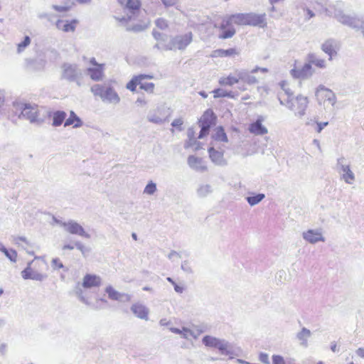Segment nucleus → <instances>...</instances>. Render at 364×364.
I'll return each mask as SVG.
<instances>
[{
    "label": "nucleus",
    "instance_id": "1",
    "mask_svg": "<svg viewBox=\"0 0 364 364\" xmlns=\"http://www.w3.org/2000/svg\"><path fill=\"white\" fill-rule=\"evenodd\" d=\"M282 89L278 93V98L280 103L293 111L295 115L302 117L305 114L309 105V98L306 96L299 95L293 97V91L287 81H282L279 83Z\"/></svg>",
    "mask_w": 364,
    "mask_h": 364
},
{
    "label": "nucleus",
    "instance_id": "2",
    "mask_svg": "<svg viewBox=\"0 0 364 364\" xmlns=\"http://www.w3.org/2000/svg\"><path fill=\"white\" fill-rule=\"evenodd\" d=\"M327 66V62L325 59L321 58L314 53L308 55V62L302 67L296 66L294 64V68L291 70V75L294 78L305 79L311 76L314 70L313 67L318 69H324Z\"/></svg>",
    "mask_w": 364,
    "mask_h": 364
},
{
    "label": "nucleus",
    "instance_id": "3",
    "mask_svg": "<svg viewBox=\"0 0 364 364\" xmlns=\"http://www.w3.org/2000/svg\"><path fill=\"white\" fill-rule=\"evenodd\" d=\"M48 267L43 257H35L28 264L27 267L21 272V276L25 279L42 280L46 277Z\"/></svg>",
    "mask_w": 364,
    "mask_h": 364
},
{
    "label": "nucleus",
    "instance_id": "4",
    "mask_svg": "<svg viewBox=\"0 0 364 364\" xmlns=\"http://www.w3.org/2000/svg\"><path fill=\"white\" fill-rule=\"evenodd\" d=\"M153 78L154 76L152 75H135L127 83L126 88L132 92L144 91L148 94H153L155 85L150 81Z\"/></svg>",
    "mask_w": 364,
    "mask_h": 364
},
{
    "label": "nucleus",
    "instance_id": "5",
    "mask_svg": "<svg viewBox=\"0 0 364 364\" xmlns=\"http://www.w3.org/2000/svg\"><path fill=\"white\" fill-rule=\"evenodd\" d=\"M240 82L244 84L253 85L257 83V80L255 77L244 75L243 73L238 70L223 76L218 80L219 85L222 87H232Z\"/></svg>",
    "mask_w": 364,
    "mask_h": 364
},
{
    "label": "nucleus",
    "instance_id": "6",
    "mask_svg": "<svg viewBox=\"0 0 364 364\" xmlns=\"http://www.w3.org/2000/svg\"><path fill=\"white\" fill-rule=\"evenodd\" d=\"M91 91L95 96H99L102 101L112 104H118L120 97L114 89L109 85H95L91 87Z\"/></svg>",
    "mask_w": 364,
    "mask_h": 364
},
{
    "label": "nucleus",
    "instance_id": "7",
    "mask_svg": "<svg viewBox=\"0 0 364 364\" xmlns=\"http://www.w3.org/2000/svg\"><path fill=\"white\" fill-rule=\"evenodd\" d=\"M193 36L191 32L177 35L170 40L166 45V49L169 50H183L192 43Z\"/></svg>",
    "mask_w": 364,
    "mask_h": 364
},
{
    "label": "nucleus",
    "instance_id": "8",
    "mask_svg": "<svg viewBox=\"0 0 364 364\" xmlns=\"http://www.w3.org/2000/svg\"><path fill=\"white\" fill-rule=\"evenodd\" d=\"M215 121L216 116L212 109H208L204 112L198 121V124L200 127L198 135L199 139L203 138L209 134L210 129L215 124Z\"/></svg>",
    "mask_w": 364,
    "mask_h": 364
},
{
    "label": "nucleus",
    "instance_id": "9",
    "mask_svg": "<svg viewBox=\"0 0 364 364\" xmlns=\"http://www.w3.org/2000/svg\"><path fill=\"white\" fill-rule=\"evenodd\" d=\"M215 28L219 30L220 34L218 37L220 39L231 38L236 33L229 16L223 18L219 24L215 25Z\"/></svg>",
    "mask_w": 364,
    "mask_h": 364
},
{
    "label": "nucleus",
    "instance_id": "10",
    "mask_svg": "<svg viewBox=\"0 0 364 364\" xmlns=\"http://www.w3.org/2000/svg\"><path fill=\"white\" fill-rule=\"evenodd\" d=\"M20 116L29 120L32 123H41L43 122L39 117V110L38 106L36 105H25Z\"/></svg>",
    "mask_w": 364,
    "mask_h": 364
},
{
    "label": "nucleus",
    "instance_id": "11",
    "mask_svg": "<svg viewBox=\"0 0 364 364\" xmlns=\"http://www.w3.org/2000/svg\"><path fill=\"white\" fill-rule=\"evenodd\" d=\"M118 2L123 6L124 9L128 11L130 15L127 18H122L119 19V21H128L130 20L132 16L136 15L141 9L140 0H117Z\"/></svg>",
    "mask_w": 364,
    "mask_h": 364
},
{
    "label": "nucleus",
    "instance_id": "12",
    "mask_svg": "<svg viewBox=\"0 0 364 364\" xmlns=\"http://www.w3.org/2000/svg\"><path fill=\"white\" fill-rule=\"evenodd\" d=\"M91 65H94V68H89L87 69V73L90 78L94 81H100L104 77V64L97 63L95 58H92L90 60Z\"/></svg>",
    "mask_w": 364,
    "mask_h": 364
},
{
    "label": "nucleus",
    "instance_id": "13",
    "mask_svg": "<svg viewBox=\"0 0 364 364\" xmlns=\"http://www.w3.org/2000/svg\"><path fill=\"white\" fill-rule=\"evenodd\" d=\"M12 243L18 247L25 250L30 255L34 254L33 243L26 237L16 235L12 237Z\"/></svg>",
    "mask_w": 364,
    "mask_h": 364
},
{
    "label": "nucleus",
    "instance_id": "14",
    "mask_svg": "<svg viewBox=\"0 0 364 364\" xmlns=\"http://www.w3.org/2000/svg\"><path fill=\"white\" fill-rule=\"evenodd\" d=\"M240 52L236 48H230L228 49L219 48L211 52L210 57L212 58H233L239 55Z\"/></svg>",
    "mask_w": 364,
    "mask_h": 364
},
{
    "label": "nucleus",
    "instance_id": "15",
    "mask_svg": "<svg viewBox=\"0 0 364 364\" xmlns=\"http://www.w3.org/2000/svg\"><path fill=\"white\" fill-rule=\"evenodd\" d=\"M203 343L206 346L216 348L219 349L220 351L223 353L228 352L227 344L216 338L210 336H205L203 338Z\"/></svg>",
    "mask_w": 364,
    "mask_h": 364
},
{
    "label": "nucleus",
    "instance_id": "16",
    "mask_svg": "<svg viewBox=\"0 0 364 364\" xmlns=\"http://www.w3.org/2000/svg\"><path fill=\"white\" fill-rule=\"evenodd\" d=\"M248 26L265 27L267 26L265 14L248 13Z\"/></svg>",
    "mask_w": 364,
    "mask_h": 364
},
{
    "label": "nucleus",
    "instance_id": "17",
    "mask_svg": "<svg viewBox=\"0 0 364 364\" xmlns=\"http://www.w3.org/2000/svg\"><path fill=\"white\" fill-rule=\"evenodd\" d=\"M208 154H209V157L210 159V160L218 164V165H222L223 164H225V159H224V150L223 149H221L220 148L219 149V150H217L215 148V146L212 145V146H210L209 149H208Z\"/></svg>",
    "mask_w": 364,
    "mask_h": 364
},
{
    "label": "nucleus",
    "instance_id": "18",
    "mask_svg": "<svg viewBox=\"0 0 364 364\" xmlns=\"http://www.w3.org/2000/svg\"><path fill=\"white\" fill-rule=\"evenodd\" d=\"M263 118L259 117L255 122L251 123L249 126V131L255 135L266 134L267 129L262 124Z\"/></svg>",
    "mask_w": 364,
    "mask_h": 364
},
{
    "label": "nucleus",
    "instance_id": "19",
    "mask_svg": "<svg viewBox=\"0 0 364 364\" xmlns=\"http://www.w3.org/2000/svg\"><path fill=\"white\" fill-rule=\"evenodd\" d=\"M101 283L102 280L99 276L87 274L84 277L82 285L84 288H92L100 287Z\"/></svg>",
    "mask_w": 364,
    "mask_h": 364
},
{
    "label": "nucleus",
    "instance_id": "20",
    "mask_svg": "<svg viewBox=\"0 0 364 364\" xmlns=\"http://www.w3.org/2000/svg\"><path fill=\"white\" fill-rule=\"evenodd\" d=\"M67 232L70 234L77 235L85 237H89V235L86 233L83 228L78 223L70 222L65 225Z\"/></svg>",
    "mask_w": 364,
    "mask_h": 364
},
{
    "label": "nucleus",
    "instance_id": "21",
    "mask_svg": "<svg viewBox=\"0 0 364 364\" xmlns=\"http://www.w3.org/2000/svg\"><path fill=\"white\" fill-rule=\"evenodd\" d=\"M212 143L213 146L216 145V142H224L228 141V136L222 127H218L214 130V134L212 136Z\"/></svg>",
    "mask_w": 364,
    "mask_h": 364
},
{
    "label": "nucleus",
    "instance_id": "22",
    "mask_svg": "<svg viewBox=\"0 0 364 364\" xmlns=\"http://www.w3.org/2000/svg\"><path fill=\"white\" fill-rule=\"evenodd\" d=\"M78 21L75 19L70 21L64 22L62 20H58L56 26L59 30L64 32H73L75 30Z\"/></svg>",
    "mask_w": 364,
    "mask_h": 364
},
{
    "label": "nucleus",
    "instance_id": "23",
    "mask_svg": "<svg viewBox=\"0 0 364 364\" xmlns=\"http://www.w3.org/2000/svg\"><path fill=\"white\" fill-rule=\"evenodd\" d=\"M131 309L132 312L139 318L141 319H148L149 311L148 309L141 304L136 303L134 304Z\"/></svg>",
    "mask_w": 364,
    "mask_h": 364
},
{
    "label": "nucleus",
    "instance_id": "24",
    "mask_svg": "<svg viewBox=\"0 0 364 364\" xmlns=\"http://www.w3.org/2000/svg\"><path fill=\"white\" fill-rule=\"evenodd\" d=\"M188 164L192 168L197 171H204L206 169L203 160L195 156H190L188 157Z\"/></svg>",
    "mask_w": 364,
    "mask_h": 364
},
{
    "label": "nucleus",
    "instance_id": "25",
    "mask_svg": "<svg viewBox=\"0 0 364 364\" xmlns=\"http://www.w3.org/2000/svg\"><path fill=\"white\" fill-rule=\"evenodd\" d=\"M229 17L233 25L248 26V13L232 14Z\"/></svg>",
    "mask_w": 364,
    "mask_h": 364
},
{
    "label": "nucleus",
    "instance_id": "26",
    "mask_svg": "<svg viewBox=\"0 0 364 364\" xmlns=\"http://www.w3.org/2000/svg\"><path fill=\"white\" fill-rule=\"evenodd\" d=\"M304 238L311 243H315L318 241H323V239L320 232L314 230H308L303 234Z\"/></svg>",
    "mask_w": 364,
    "mask_h": 364
},
{
    "label": "nucleus",
    "instance_id": "27",
    "mask_svg": "<svg viewBox=\"0 0 364 364\" xmlns=\"http://www.w3.org/2000/svg\"><path fill=\"white\" fill-rule=\"evenodd\" d=\"M50 116L53 119L52 125L53 127H59L65 120L67 114L64 111L58 110L53 112Z\"/></svg>",
    "mask_w": 364,
    "mask_h": 364
},
{
    "label": "nucleus",
    "instance_id": "28",
    "mask_svg": "<svg viewBox=\"0 0 364 364\" xmlns=\"http://www.w3.org/2000/svg\"><path fill=\"white\" fill-rule=\"evenodd\" d=\"M82 124L81 119L73 111L70 112L69 117L65 121L64 126H73V127H80Z\"/></svg>",
    "mask_w": 364,
    "mask_h": 364
},
{
    "label": "nucleus",
    "instance_id": "29",
    "mask_svg": "<svg viewBox=\"0 0 364 364\" xmlns=\"http://www.w3.org/2000/svg\"><path fill=\"white\" fill-rule=\"evenodd\" d=\"M63 77L66 79L73 80L76 77V69L71 65H63Z\"/></svg>",
    "mask_w": 364,
    "mask_h": 364
},
{
    "label": "nucleus",
    "instance_id": "30",
    "mask_svg": "<svg viewBox=\"0 0 364 364\" xmlns=\"http://www.w3.org/2000/svg\"><path fill=\"white\" fill-rule=\"evenodd\" d=\"M105 292L108 295V298L111 300L119 301L124 296L123 294L117 291L112 286H108L105 289Z\"/></svg>",
    "mask_w": 364,
    "mask_h": 364
},
{
    "label": "nucleus",
    "instance_id": "31",
    "mask_svg": "<svg viewBox=\"0 0 364 364\" xmlns=\"http://www.w3.org/2000/svg\"><path fill=\"white\" fill-rule=\"evenodd\" d=\"M0 251L3 252L11 262H16L18 258L17 252L13 249H6L0 245Z\"/></svg>",
    "mask_w": 364,
    "mask_h": 364
},
{
    "label": "nucleus",
    "instance_id": "32",
    "mask_svg": "<svg viewBox=\"0 0 364 364\" xmlns=\"http://www.w3.org/2000/svg\"><path fill=\"white\" fill-rule=\"evenodd\" d=\"M333 95V92L328 89L321 88L316 92V96L320 101H324L325 98L330 100Z\"/></svg>",
    "mask_w": 364,
    "mask_h": 364
},
{
    "label": "nucleus",
    "instance_id": "33",
    "mask_svg": "<svg viewBox=\"0 0 364 364\" xmlns=\"http://www.w3.org/2000/svg\"><path fill=\"white\" fill-rule=\"evenodd\" d=\"M321 49L323 52L329 55L328 60H331L332 56L336 53L334 46L331 41H326L321 46Z\"/></svg>",
    "mask_w": 364,
    "mask_h": 364
},
{
    "label": "nucleus",
    "instance_id": "34",
    "mask_svg": "<svg viewBox=\"0 0 364 364\" xmlns=\"http://www.w3.org/2000/svg\"><path fill=\"white\" fill-rule=\"evenodd\" d=\"M213 97L215 98H218V97H230V98H233L235 97V95H233V93L232 92H227V91H225V90H223L221 89H215L213 91Z\"/></svg>",
    "mask_w": 364,
    "mask_h": 364
},
{
    "label": "nucleus",
    "instance_id": "35",
    "mask_svg": "<svg viewBox=\"0 0 364 364\" xmlns=\"http://www.w3.org/2000/svg\"><path fill=\"white\" fill-rule=\"evenodd\" d=\"M344 173L343 174V178L348 183H352L354 181L355 177L353 172L350 170L348 166L343 168Z\"/></svg>",
    "mask_w": 364,
    "mask_h": 364
},
{
    "label": "nucleus",
    "instance_id": "36",
    "mask_svg": "<svg viewBox=\"0 0 364 364\" xmlns=\"http://www.w3.org/2000/svg\"><path fill=\"white\" fill-rule=\"evenodd\" d=\"M264 198V195L263 193L256 194L252 196L247 197V202L251 205H254L259 203Z\"/></svg>",
    "mask_w": 364,
    "mask_h": 364
},
{
    "label": "nucleus",
    "instance_id": "37",
    "mask_svg": "<svg viewBox=\"0 0 364 364\" xmlns=\"http://www.w3.org/2000/svg\"><path fill=\"white\" fill-rule=\"evenodd\" d=\"M31 39L28 36H26L23 41L17 45V50L18 53L22 52L29 44Z\"/></svg>",
    "mask_w": 364,
    "mask_h": 364
},
{
    "label": "nucleus",
    "instance_id": "38",
    "mask_svg": "<svg viewBox=\"0 0 364 364\" xmlns=\"http://www.w3.org/2000/svg\"><path fill=\"white\" fill-rule=\"evenodd\" d=\"M51 264H52V267L55 270H58L60 269L64 268V265H63L62 261L59 258L53 259Z\"/></svg>",
    "mask_w": 364,
    "mask_h": 364
},
{
    "label": "nucleus",
    "instance_id": "39",
    "mask_svg": "<svg viewBox=\"0 0 364 364\" xmlns=\"http://www.w3.org/2000/svg\"><path fill=\"white\" fill-rule=\"evenodd\" d=\"M156 190V184L150 182L144 188V193L147 194H153Z\"/></svg>",
    "mask_w": 364,
    "mask_h": 364
},
{
    "label": "nucleus",
    "instance_id": "40",
    "mask_svg": "<svg viewBox=\"0 0 364 364\" xmlns=\"http://www.w3.org/2000/svg\"><path fill=\"white\" fill-rule=\"evenodd\" d=\"M156 24L160 29H166L168 28V22L164 18H159L156 21Z\"/></svg>",
    "mask_w": 364,
    "mask_h": 364
},
{
    "label": "nucleus",
    "instance_id": "41",
    "mask_svg": "<svg viewBox=\"0 0 364 364\" xmlns=\"http://www.w3.org/2000/svg\"><path fill=\"white\" fill-rule=\"evenodd\" d=\"M273 364H286L285 360L281 355H273L272 356Z\"/></svg>",
    "mask_w": 364,
    "mask_h": 364
},
{
    "label": "nucleus",
    "instance_id": "42",
    "mask_svg": "<svg viewBox=\"0 0 364 364\" xmlns=\"http://www.w3.org/2000/svg\"><path fill=\"white\" fill-rule=\"evenodd\" d=\"M259 360L265 364L269 363V356L266 353H260L259 355Z\"/></svg>",
    "mask_w": 364,
    "mask_h": 364
},
{
    "label": "nucleus",
    "instance_id": "43",
    "mask_svg": "<svg viewBox=\"0 0 364 364\" xmlns=\"http://www.w3.org/2000/svg\"><path fill=\"white\" fill-rule=\"evenodd\" d=\"M328 124V122H318V123H317V127H316V132H317L318 133H320V132L322 131V129H323L325 127H326Z\"/></svg>",
    "mask_w": 364,
    "mask_h": 364
},
{
    "label": "nucleus",
    "instance_id": "44",
    "mask_svg": "<svg viewBox=\"0 0 364 364\" xmlns=\"http://www.w3.org/2000/svg\"><path fill=\"white\" fill-rule=\"evenodd\" d=\"M166 6H173L176 4L178 0H161Z\"/></svg>",
    "mask_w": 364,
    "mask_h": 364
},
{
    "label": "nucleus",
    "instance_id": "45",
    "mask_svg": "<svg viewBox=\"0 0 364 364\" xmlns=\"http://www.w3.org/2000/svg\"><path fill=\"white\" fill-rule=\"evenodd\" d=\"M75 245L83 255H85V253L87 251V249L83 245H82L80 242H77L75 243Z\"/></svg>",
    "mask_w": 364,
    "mask_h": 364
},
{
    "label": "nucleus",
    "instance_id": "46",
    "mask_svg": "<svg viewBox=\"0 0 364 364\" xmlns=\"http://www.w3.org/2000/svg\"><path fill=\"white\" fill-rule=\"evenodd\" d=\"M53 9L55 11H59V12L66 11L68 10V7L60 6H53Z\"/></svg>",
    "mask_w": 364,
    "mask_h": 364
},
{
    "label": "nucleus",
    "instance_id": "47",
    "mask_svg": "<svg viewBox=\"0 0 364 364\" xmlns=\"http://www.w3.org/2000/svg\"><path fill=\"white\" fill-rule=\"evenodd\" d=\"M182 124H183V122H182L181 119H176V120H174V121L172 122V126H173V127H181V126L182 125Z\"/></svg>",
    "mask_w": 364,
    "mask_h": 364
},
{
    "label": "nucleus",
    "instance_id": "48",
    "mask_svg": "<svg viewBox=\"0 0 364 364\" xmlns=\"http://www.w3.org/2000/svg\"><path fill=\"white\" fill-rule=\"evenodd\" d=\"M173 286H174V289L176 291H177L178 293H182V291L183 290V287L178 285L176 283H175V284H173Z\"/></svg>",
    "mask_w": 364,
    "mask_h": 364
},
{
    "label": "nucleus",
    "instance_id": "49",
    "mask_svg": "<svg viewBox=\"0 0 364 364\" xmlns=\"http://www.w3.org/2000/svg\"><path fill=\"white\" fill-rule=\"evenodd\" d=\"M74 245H63V250H73L74 249Z\"/></svg>",
    "mask_w": 364,
    "mask_h": 364
},
{
    "label": "nucleus",
    "instance_id": "50",
    "mask_svg": "<svg viewBox=\"0 0 364 364\" xmlns=\"http://www.w3.org/2000/svg\"><path fill=\"white\" fill-rule=\"evenodd\" d=\"M302 335L305 336H309L310 335V331L307 329H305L304 328L302 331H301V333Z\"/></svg>",
    "mask_w": 364,
    "mask_h": 364
},
{
    "label": "nucleus",
    "instance_id": "51",
    "mask_svg": "<svg viewBox=\"0 0 364 364\" xmlns=\"http://www.w3.org/2000/svg\"><path fill=\"white\" fill-rule=\"evenodd\" d=\"M358 354L361 357H364V348H359L358 350Z\"/></svg>",
    "mask_w": 364,
    "mask_h": 364
},
{
    "label": "nucleus",
    "instance_id": "52",
    "mask_svg": "<svg viewBox=\"0 0 364 364\" xmlns=\"http://www.w3.org/2000/svg\"><path fill=\"white\" fill-rule=\"evenodd\" d=\"M4 100V95L1 92H0V107L3 104Z\"/></svg>",
    "mask_w": 364,
    "mask_h": 364
},
{
    "label": "nucleus",
    "instance_id": "53",
    "mask_svg": "<svg viewBox=\"0 0 364 364\" xmlns=\"http://www.w3.org/2000/svg\"><path fill=\"white\" fill-rule=\"evenodd\" d=\"M307 14H308L309 18H311V17H313L314 16L313 12L311 11H310L309 9H307Z\"/></svg>",
    "mask_w": 364,
    "mask_h": 364
},
{
    "label": "nucleus",
    "instance_id": "54",
    "mask_svg": "<svg viewBox=\"0 0 364 364\" xmlns=\"http://www.w3.org/2000/svg\"><path fill=\"white\" fill-rule=\"evenodd\" d=\"M167 280H168L169 282H171L173 285V284H175V283H176V282H174L171 278H170V277H168V278H167Z\"/></svg>",
    "mask_w": 364,
    "mask_h": 364
},
{
    "label": "nucleus",
    "instance_id": "55",
    "mask_svg": "<svg viewBox=\"0 0 364 364\" xmlns=\"http://www.w3.org/2000/svg\"><path fill=\"white\" fill-rule=\"evenodd\" d=\"M143 290H144V291H151V288L145 287L143 288Z\"/></svg>",
    "mask_w": 364,
    "mask_h": 364
},
{
    "label": "nucleus",
    "instance_id": "56",
    "mask_svg": "<svg viewBox=\"0 0 364 364\" xmlns=\"http://www.w3.org/2000/svg\"><path fill=\"white\" fill-rule=\"evenodd\" d=\"M80 3H86V2H88L90 1V0H77Z\"/></svg>",
    "mask_w": 364,
    "mask_h": 364
},
{
    "label": "nucleus",
    "instance_id": "57",
    "mask_svg": "<svg viewBox=\"0 0 364 364\" xmlns=\"http://www.w3.org/2000/svg\"><path fill=\"white\" fill-rule=\"evenodd\" d=\"M132 237L134 238V240H136V234H134H134L132 235Z\"/></svg>",
    "mask_w": 364,
    "mask_h": 364
},
{
    "label": "nucleus",
    "instance_id": "58",
    "mask_svg": "<svg viewBox=\"0 0 364 364\" xmlns=\"http://www.w3.org/2000/svg\"><path fill=\"white\" fill-rule=\"evenodd\" d=\"M316 364H324V363L322 361H319Z\"/></svg>",
    "mask_w": 364,
    "mask_h": 364
},
{
    "label": "nucleus",
    "instance_id": "59",
    "mask_svg": "<svg viewBox=\"0 0 364 364\" xmlns=\"http://www.w3.org/2000/svg\"><path fill=\"white\" fill-rule=\"evenodd\" d=\"M3 294V290L0 289V296Z\"/></svg>",
    "mask_w": 364,
    "mask_h": 364
},
{
    "label": "nucleus",
    "instance_id": "60",
    "mask_svg": "<svg viewBox=\"0 0 364 364\" xmlns=\"http://www.w3.org/2000/svg\"><path fill=\"white\" fill-rule=\"evenodd\" d=\"M173 332H178L179 331H178V330H177V329H174V330H173Z\"/></svg>",
    "mask_w": 364,
    "mask_h": 364
},
{
    "label": "nucleus",
    "instance_id": "61",
    "mask_svg": "<svg viewBox=\"0 0 364 364\" xmlns=\"http://www.w3.org/2000/svg\"><path fill=\"white\" fill-rule=\"evenodd\" d=\"M349 364H354V363H349Z\"/></svg>",
    "mask_w": 364,
    "mask_h": 364
}]
</instances>
